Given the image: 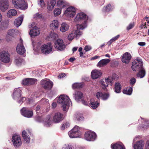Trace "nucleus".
Listing matches in <instances>:
<instances>
[{"label": "nucleus", "mask_w": 149, "mask_h": 149, "mask_svg": "<svg viewBox=\"0 0 149 149\" xmlns=\"http://www.w3.org/2000/svg\"><path fill=\"white\" fill-rule=\"evenodd\" d=\"M109 97V94L108 93H102V99L104 100L107 99Z\"/></svg>", "instance_id": "obj_51"}, {"label": "nucleus", "mask_w": 149, "mask_h": 149, "mask_svg": "<svg viewBox=\"0 0 149 149\" xmlns=\"http://www.w3.org/2000/svg\"><path fill=\"white\" fill-rule=\"evenodd\" d=\"M29 27L32 29L30 30L29 32V34L31 37H35L39 35L40 33V31L36 26L35 23H32L30 25H29Z\"/></svg>", "instance_id": "obj_8"}, {"label": "nucleus", "mask_w": 149, "mask_h": 149, "mask_svg": "<svg viewBox=\"0 0 149 149\" xmlns=\"http://www.w3.org/2000/svg\"><path fill=\"white\" fill-rule=\"evenodd\" d=\"M64 118L63 115L59 112H55L53 116V122L55 123H58Z\"/></svg>", "instance_id": "obj_13"}, {"label": "nucleus", "mask_w": 149, "mask_h": 149, "mask_svg": "<svg viewBox=\"0 0 149 149\" xmlns=\"http://www.w3.org/2000/svg\"><path fill=\"white\" fill-rule=\"evenodd\" d=\"M143 64L141 59L138 58L132 62V68L134 71H138L143 68Z\"/></svg>", "instance_id": "obj_6"}, {"label": "nucleus", "mask_w": 149, "mask_h": 149, "mask_svg": "<svg viewBox=\"0 0 149 149\" xmlns=\"http://www.w3.org/2000/svg\"><path fill=\"white\" fill-rule=\"evenodd\" d=\"M88 20V17L85 13H80L77 15L74 18V21L76 23L82 22V24H78L77 25H81V27H84V29L87 26V21Z\"/></svg>", "instance_id": "obj_2"}, {"label": "nucleus", "mask_w": 149, "mask_h": 149, "mask_svg": "<svg viewBox=\"0 0 149 149\" xmlns=\"http://www.w3.org/2000/svg\"><path fill=\"white\" fill-rule=\"evenodd\" d=\"M61 13V10L58 8H55L54 10V15L55 16L59 15Z\"/></svg>", "instance_id": "obj_44"}, {"label": "nucleus", "mask_w": 149, "mask_h": 149, "mask_svg": "<svg viewBox=\"0 0 149 149\" xmlns=\"http://www.w3.org/2000/svg\"><path fill=\"white\" fill-rule=\"evenodd\" d=\"M80 128L77 126H75L73 128L68 132V135L70 138H80L82 135L81 133L79 131Z\"/></svg>", "instance_id": "obj_4"}, {"label": "nucleus", "mask_w": 149, "mask_h": 149, "mask_svg": "<svg viewBox=\"0 0 149 149\" xmlns=\"http://www.w3.org/2000/svg\"><path fill=\"white\" fill-rule=\"evenodd\" d=\"M77 29L73 30L68 35V39L69 41H72L74 37L77 39L82 34V33L80 31L84 29V27H81V25H77Z\"/></svg>", "instance_id": "obj_3"}, {"label": "nucleus", "mask_w": 149, "mask_h": 149, "mask_svg": "<svg viewBox=\"0 0 149 149\" xmlns=\"http://www.w3.org/2000/svg\"><path fill=\"white\" fill-rule=\"evenodd\" d=\"M91 103L90 104V106L93 109H95L97 108L99 104V103L97 101L93 102V100L91 99L90 100Z\"/></svg>", "instance_id": "obj_36"}, {"label": "nucleus", "mask_w": 149, "mask_h": 149, "mask_svg": "<svg viewBox=\"0 0 149 149\" xmlns=\"http://www.w3.org/2000/svg\"><path fill=\"white\" fill-rule=\"evenodd\" d=\"M65 74L64 73H62L59 74L58 76V78H61L63 77H65Z\"/></svg>", "instance_id": "obj_59"}, {"label": "nucleus", "mask_w": 149, "mask_h": 149, "mask_svg": "<svg viewBox=\"0 0 149 149\" xmlns=\"http://www.w3.org/2000/svg\"><path fill=\"white\" fill-rule=\"evenodd\" d=\"M37 83V80L35 79L26 78L22 80V84L24 85H30L35 84Z\"/></svg>", "instance_id": "obj_19"}, {"label": "nucleus", "mask_w": 149, "mask_h": 149, "mask_svg": "<svg viewBox=\"0 0 149 149\" xmlns=\"http://www.w3.org/2000/svg\"><path fill=\"white\" fill-rule=\"evenodd\" d=\"M42 70H40L36 71L33 72V73L36 74V76L38 77L41 76L42 75Z\"/></svg>", "instance_id": "obj_49"}, {"label": "nucleus", "mask_w": 149, "mask_h": 149, "mask_svg": "<svg viewBox=\"0 0 149 149\" xmlns=\"http://www.w3.org/2000/svg\"><path fill=\"white\" fill-rule=\"evenodd\" d=\"M74 118L78 121L82 120L83 118V116L79 113H76L74 116Z\"/></svg>", "instance_id": "obj_39"}, {"label": "nucleus", "mask_w": 149, "mask_h": 149, "mask_svg": "<svg viewBox=\"0 0 149 149\" xmlns=\"http://www.w3.org/2000/svg\"><path fill=\"white\" fill-rule=\"evenodd\" d=\"M85 139L88 141H94L96 139V135L93 132L88 131L86 132L85 135Z\"/></svg>", "instance_id": "obj_16"}, {"label": "nucleus", "mask_w": 149, "mask_h": 149, "mask_svg": "<svg viewBox=\"0 0 149 149\" xmlns=\"http://www.w3.org/2000/svg\"><path fill=\"white\" fill-rule=\"evenodd\" d=\"M57 102L61 104L63 111H67L68 109L71 101L68 96L62 95L58 98Z\"/></svg>", "instance_id": "obj_1"}, {"label": "nucleus", "mask_w": 149, "mask_h": 149, "mask_svg": "<svg viewBox=\"0 0 149 149\" xmlns=\"http://www.w3.org/2000/svg\"><path fill=\"white\" fill-rule=\"evenodd\" d=\"M120 35H118L116 36H115V37L112 38V39H113V41H114L115 40H117L119 37Z\"/></svg>", "instance_id": "obj_62"}, {"label": "nucleus", "mask_w": 149, "mask_h": 149, "mask_svg": "<svg viewBox=\"0 0 149 149\" xmlns=\"http://www.w3.org/2000/svg\"><path fill=\"white\" fill-rule=\"evenodd\" d=\"M24 99H25V97H21L20 98H19V99L17 100L18 103L21 104L23 102Z\"/></svg>", "instance_id": "obj_57"}, {"label": "nucleus", "mask_w": 149, "mask_h": 149, "mask_svg": "<svg viewBox=\"0 0 149 149\" xmlns=\"http://www.w3.org/2000/svg\"><path fill=\"white\" fill-rule=\"evenodd\" d=\"M146 43L143 42H140L138 43V45L140 46H143L145 45Z\"/></svg>", "instance_id": "obj_60"}, {"label": "nucleus", "mask_w": 149, "mask_h": 149, "mask_svg": "<svg viewBox=\"0 0 149 149\" xmlns=\"http://www.w3.org/2000/svg\"><path fill=\"white\" fill-rule=\"evenodd\" d=\"M23 62V59L19 57H16L14 61L15 64L17 66L20 65Z\"/></svg>", "instance_id": "obj_35"}, {"label": "nucleus", "mask_w": 149, "mask_h": 149, "mask_svg": "<svg viewBox=\"0 0 149 149\" xmlns=\"http://www.w3.org/2000/svg\"><path fill=\"white\" fill-rule=\"evenodd\" d=\"M69 28V25L65 23H63L61 24L60 28V30L62 32H65L68 31Z\"/></svg>", "instance_id": "obj_31"}, {"label": "nucleus", "mask_w": 149, "mask_h": 149, "mask_svg": "<svg viewBox=\"0 0 149 149\" xmlns=\"http://www.w3.org/2000/svg\"><path fill=\"white\" fill-rule=\"evenodd\" d=\"M52 107L54 108L56 107L57 106V104L55 102H53L52 104Z\"/></svg>", "instance_id": "obj_64"}, {"label": "nucleus", "mask_w": 149, "mask_h": 149, "mask_svg": "<svg viewBox=\"0 0 149 149\" xmlns=\"http://www.w3.org/2000/svg\"><path fill=\"white\" fill-rule=\"evenodd\" d=\"M83 84L81 83H75L73 84L72 87L74 89L75 88H81L83 87Z\"/></svg>", "instance_id": "obj_40"}, {"label": "nucleus", "mask_w": 149, "mask_h": 149, "mask_svg": "<svg viewBox=\"0 0 149 149\" xmlns=\"http://www.w3.org/2000/svg\"><path fill=\"white\" fill-rule=\"evenodd\" d=\"M134 26V23L133 22L130 23L128 26L127 27V30H129L132 29Z\"/></svg>", "instance_id": "obj_55"}, {"label": "nucleus", "mask_w": 149, "mask_h": 149, "mask_svg": "<svg viewBox=\"0 0 149 149\" xmlns=\"http://www.w3.org/2000/svg\"><path fill=\"white\" fill-rule=\"evenodd\" d=\"M83 93L80 91H76L73 94V97L76 101L78 102L81 99Z\"/></svg>", "instance_id": "obj_25"}, {"label": "nucleus", "mask_w": 149, "mask_h": 149, "mask_svg": "<svg viewBox=\"0 0 149 149\" xmlns=\"http://www.w3.org/2000/svg\"><path fill=\"white\" fill-rule=\"evenodd\" d=\"M12 142L14 146L16 148L20 146L22 143L20 136L17 134H14L12 137Z\"/></svg>", "instance_id": "obj_9"}, {"label": "nucleus", "mask_w": 149, "mask_h": 149, "mask_svg": "<svg viewBox=\"0 0 149 149\" xmlns=\"http://www.w3.org/2000/svg\"><path fill=\"white\" fill-rule=\"evenodd\" d=\"M66 2L64 0H58L57 1V5L61 8H63L66 6Z\"/></svg>", "instance_id": "obj_34"}, {"label": "nucleus", "mask_w": 149, "mask_h": 149, "mask_svg": "<svg viewBox=\"0 0 149 149\" xmlns=\"http://www.w3.org/2000/svg\"><path fill=\"white\" fill-rule=\"evenodd\" d=\"M21 114L24 116L30 118L33 115V113L32 111L26 110L25 107L23 108L21 110Z\"/></svg>", "instance_id": "obj_21"}, {"label": "nucleus", "mask_w": 149, "mask_h": 149, "mask_svg": "<svg viewBox=\"0 0 149 149\" xmlns=\"http://www.w3.org/2000/svg\"><path fill=\"white\" fill-rule=\"evenodd\" d=\"M42 17V15L38 13H36L34 15V18L36 19L41 18Z\"/></svg>", "instance_id": "obj_52"}, {"label": "nucleus", "mask_w": 149, "mask_h": 149, "mask_svg": "<svg viewBox=\"0 0 149 149\" xmlns=\"http://www.w3.org/2000/svg\"><path fill=\"white\" fill-rule=\"evenodd\" d=\"M56 1L54 0H52L50 1V3H47V9L49 10H52L54 8L55 5Z\"/></svg>", "instance_id": "obj_33"}, {"label": "nucleus", "mask_w": 149, "mask_h": 149, "mask_svg": "<svg viewBox=\"0 0 149 149\" xmlns=\"http://www.w3.org/2000/svg\"><path fill=\"white\" fill-rule=\"evenodd\" d=\"M131 57V56L129 53L126 52L123 56L122 61L123 62L127 64L130 62Z\"/></svg>", "instance_id": "obj_20"}, {"label": "nucleus", "mask_w": 149, "mask_h": 149, "mask_svg": "<svg viewBox=\"0 0 149 149\" xmlns=\"http://www.w3.org/2000/svg\"><path fill=\"white\" fill-rule=\"evenodd\" d=\"M106 83L107 84L108 86L109 84L111 86L113 84V79L111 77H109L107 78H106L104 79Z\"/></svg>", "instance_id": "obj_41"}, {"label": "nucleus", "mask_w": 149, "mask_h": 149, "mask_svg": "<svg viewBox=\"0 0 149 149\" xmlns=\"http://www.w3.org/2000/svg\"><path fill=\"white\" fill-rule=\"evenodd\" d=\"M136 81V79L134 77H132L130 79V83L131 85H133L135 84Z\"/></svg>", "instance_id": "obj_53"}, {"label": "nucleus", "mask_w": 149, "mask_h": 149, "mask_svg": "<svg viewBox=\"0 0 149 149\" xmlns=\"http://www.w3.org/2000/svg\"><path fill=\"white\" fill-rule=\"evenodd\" d=\"M15 33V30L14 29H12L9 30L8 32V35L6 36V39L8 41L9 40H10L8 39V35L10 36H13Z\"/></svg>", "instance_id": "obj_42"}, {"label": "nucleus", "mask_w": 149, "mask_h": 149, "mask_svg": "<svg viewBox=\"0 0 149 149\" xmlns=\"http://www.w3.org/2000/svg\"><path fill=\"white\" fill-rule=\"evenodd\" d=\"M59 27L58 21L57 20H54L52 21L50 24V28L53 30H55L58 29Z\"/></svg>", "instance_id": "obj_27"}, {"label": "nucleus", "mask_w": 149, "mask_h": 149, "mask_svg": "<svg viewBox=\"0 0 149 149\" xmlns=\"http://www.w3.org/2000/svg\"><path fill=\"white\" fill-rule=\"evenodd\" d=\"M111 147L113 149H125L124 146L121 143L112 144Z\"/></svg>", "instance_id": "obj_29"}, {"label": "nucleus", "mask_w": 149, "mask_h": 149, "mask_svg": "<svg viewBox=\"0 0 149 149\" xmlns=\"http://www.w3.org/2000/svg\"><path fill=\"white\" fill-rule=\"evenodd\" d=\"M51 118V115L49 114L45 119H43L41 117L38 116L36 118V120L39 122L42 123L45 126L47 127L49 126L52 124Z\"/></svg>", "instance_id": "obj_7"}, {"label": "nucleus", "mask_w": 149, "mask_h": 149, "mask_svg": "<svg viewBox=\"0 0 149 149\" xmlns=\"http://www.w3.org/2000/svg\"><path fill=\"white\" fill-rule=\"evenodd\" d=\"M17 14V11L15 10L11 9L7 12V16L8 17L11 18L16 15Z\"/></svg>", "instance_id": "obj_30"}, {"label": "nucleus", "mask_w": 149, "mask_h": 149, "mask_svg": "<svg viewBox=\"0 0 149 149\" xmlns=\"http://www.w3.org/2000/svg\"><path fill=\"white\" fill-rule=\"evenodd\" d=\"M109 59H104L99 61L97 64V66L99 67H103L106 65L110 62Z\"/></svg>", "instance_id": "obj_24"}, {"label": "nucleus", "mask_w": 149, "mask_h": 149, "mask_svg": "<svg viewBox=\"0 0 149 149\" xmlns=\"http://www.w3.org/2000/svg\"><path fill=\"white\" fill-rule=\"evenodd\" d=\"M144 142L142 140L137 141L134 146V149H143Z\"/></svg>", "instance_id": "obj_26"}, {"label": "nucleus", "mask_w": 149, "mask_h": 149, "mask_svg": "<svg viewBox=\"0 0 149 149\" xmlns=\"http://www.w3.org/2000/svg\"><path fill=\"white\" fill-rule=\"evenodd\" d=\"M54 47L57 49L62 50L65 48L66 46L62 40L58 39L55 42Z\"/></svg>", "instance_id": "obj_15"}, {"label": "nucleus", "mask_w": 149, "mask_h": 149, "mask_svg": "<svg viewBox=\"0 0 149 149\" xmlns=\"http://www.w3.org/2000/svg\"><path fill=\"white\" fill-rule=\"evenodd\" d=\"M9 6L8 0L0 1V10L2 12H5L7 10Z\"/></svg>", "instance_id": "obj_18"}, {"label": "nucleus", "mask_w": 149, "mask_h": 149, "mask_svg": "<svg viewBox=\"0 0 149 149\" xmlns=\"http://www.w3.org/2000/svg\"><path fill=\"white\" fill-rule=\"evenodd\" d=\"M38 4L41 7H43L45 6V3L44 0H38Z\"/></svg>", "instance_id": "obj_50"}, {"label": "nucleus", "mask_w": 149, "mask_h": 149, "mask_svg": "<svg viewBox=\"0 0 149 149\" xmlns=\"http://www.w3.org/2000/svg\"><path fill=\"white\" fill-rule=\"evenodd\" d=\"M139 72L137 74V77L140 78H143L146 74V71L144 68L139 70Z\"/></svg>", "instance_id": "obj_32"}, {"label": "nucleus", "mask_w": 149, "mask_h": 149, "mask_svg": "<svg viewBox=\"0 0 149 149\" xmlns=\"http://www.w3.org/2000/svg\"><path fill=\"white\" fill-rule=\"evenodd\" d=\"M23 16L21 15L16 19L14 22L15 26L17 27H18L20 26L21 25L23 20Z\"/></svg>", "instance_id": "obj_28"}, {"label": "nucleus", "mask_w": 149, "mask_h": 149, "mask_svg": "<svg viewBox=\"0 0 149 149\" xmlns=\"http://www.w3.org/2000/svg\"><path fill=\"white\" fill-rule=\"evenodd\" d=\"M62 149H74V147L72 145L65 144L63 146Z\"/></svg>", "instance_id": "obj_46"}, {"label": "nucleus", "mask_w": 149, "mask_h": 149, "mask_svg": "<svg viewBox=\"0 0 149 149\" xmlns=\"http://www.w3.org/2000/svg\"><path fill=\"white\" fill-rule=\"evenodd\" d=\"M102 93L101 92H99L96 93V97L97 98L100 99L101 98L102 99Z\"/></svg>", "instance_id": "obj_54"}, {"label": "nucleus", "mask_w": 149, "mask_h": 149, "mask_svg": "<svg viewBox=\"0 0 149 149\" xmlns=\"http://www.w3.org/2000/svg\"><path fill=\"white\" fill-rule=\"evenodd\" d=\"M132 88L130 87L128 89L124 90L123 91V92L124 94L128 95H130L132 93Z\"/></svg>", "instance_id": "obj_43"}, {"label": "nucleus", "mask_w": 149, "mask_h": 149, "mask_svg": "<svg viewBox=\"0 0 149 149\" xmlns=\"http://www.w3.org/2000/svg\"><path fill=\"white\" fill-rule=\"evenodd\" d=\"M52 47L50 43H47L42 45L41 47V50L42 53L47 54L52 52Z\"/></svg>", "instance_id": "obj_12"}, {"label": "nucleus", "mask_w": 149, "mask_h": 149, "mask_svg": "<svg viewBox=\"0 0 149 149\" xmlns=\"http://www.w3.org/2000/svg\"><path fill=\"white\" fill-rule=\"evenodd\" d=\"M121 86L119 83L117 82L115 85L114 89L115 91L117 93H119L121 91Z\"/></svg>", "instance_id": "obj_38"}, {"label": "nucleus", "mask_w": 149, "mask_h": 149, "mask_svg": "<svg viewBox=\"0 0 149 149\" xmlns=\"http://www.w3.org/2000/svg\"><path fill=\"white\" fill-rule=\"evenodd\" d=\"M10 56L7 51H3L0 52V60L3 63H8L10 60Z\"/></svg>", "instance_id": "obj_10"}, {"label": "nucleus", "mask_w": 149, "mask_h": 149, "mask_svg": "<svg viewBox=\"0 0 149 149\" xmlns=\"http://www.w3.org/2000/svg\"><path fill=\"white\" fill-rule=\"evenodd\" d=\"M41 85L45 89H49L52 87V82L48 79H45L41 81Z\"/></svg>", "instance_id": "obj_17"}, {"label": "nucleus", "mask_w": 149, "mask_h": 149, "mask_svg": "<svg viewBox=\"0 0 149 149\" xmlns=\"http://www.w3.org/2000/svg\"><path fill=\"white\" fill-rule=\"evenodd\" d=\"M70 126V124L68 122H66L63 124L61 127V129L62 130H64L66 128Z\"/></svg>", "instance_id": "obj_48"}, {"label": "nucleus", "mask_w": 149, "mask_h": 149, "mask_svg": "<svg viewBox=\"0 0 149 149\" xmlns=\"http://www.w3.org/2000/svg\"><path fill=\"white\" fill-rule=\"evenodd\" d=\"M100 83L101 84L102 88L105 89L108 87L107 84L106 83L105 81L102 80L100 81Z\"/></svg>", "instance_id": "obj_45"}, {"label": "nucleus", "mask_w": 149, "mask_h": 149, "mask_svg": "<svg viewBox=\"0 0 149 149\" xmlns=\"http://www.w3.org/2000/svg\"><path fill=\"white\" fill-rule=\"evenodd\" d=\"M91 47L90 46L86 45L85 46L84 49L86 52H88L91 50Z\"/></svg>", "instance_id": "obj_58"}, {"label": "nucleus", "mask_w": 149, "mask_h": 149, "mask_svg": "<svg viewBox=\"0 0 149 149\" xmlns=\"http://www.w3.org/2000/svg\"><path fill=\"white\" fill-rule=\"evenodd\" d=\"M146 149H149V141H147L146 143Z\"/></svg>", "instance_id": "obj_61"}, {"label": "nucleus", "mask_w": 149, "mask_h": 149, "mask_svg": "<svg viewBox=\"0 0 149 149\" xmlns=\"http://www.w3.org/2000/svg\"><path fill=\"white\" fill-rule=\"evenodd\" d=\"M21 96V91L19 88H16L14 89L13 94V98L16 100H18L20 98Z\"/></svg>", "instance_id": "obj_22"}, {"label": "nucleus", "mask_w": 149, "mask_h": 149, "mask_svg": "<svg viewBox=\"0 0 149 149\" xmlns=\"http://www.w3.org/2000/svg\"><path fill=\"white\" fill-rule=\"evenodd\" d=\"M106 10L107 11H109L111 10L112 8V7L110 4L108 5L105 7Z\"/></svg>", "instance_id": "obj_56"}, {"label": "nucleus", "mask_w": 149, "mask_h": 149, "mask_svg": "<svg viewBox=\"0 0 149 149\" xmlns=\"http://www.w3.org/2000/svg\"><path fill=\"white\" fill-rule=\"evenodd\" d=\"M64 14L67 17L73 18L76 14L75 8L72 6L68 7L66 9Z\"/></svg>", "instance_id": "obj_11"}, {"label": "nucleus", "mask_w": 149, "mask_h": 149, "mask_svg": "<svg viewBox=\"0 0 149 149\" xmlns=\"http://www.w3.org/2000/svg\"><path fill=\"white\" fill-rule=\"evenodd\" d=\"M8 25L6 23L2 22L1 24L0 29L2 30H4L7 28Z\"/></svg>", "instance_id": "obj_47"}, {"label": "nucleus", "mask_w": 149, "mask_h": 149, "mask_svg": "<svg viewBox=\"0 0 149 149\" xmlns=\"http://www.w3.org/2000/svg\"><path fill=\"white\" fill-rule=\"evenodd\" d=\"M82 103L84 105H88V103L87 102L85 101L84 100L82 101Z\"/></svg>", "instance_id": "obj_63"}, {"label": "nucleus", "mask_w": 149, "mask_h": 149, "mask_svg": "<svg viewBox=\"0 0 149 149\" xmlns=\"http://www.w3.org/2000/svg\"><path fill=\"white\" fill-rule=\"evenodd\" d=\"M16 49L17 53L21 55L26 52V49L23 45V41L21 38L19 39V43L17 45Z\"/></svg>", "instance_id": "obj_14"}, {"label": "nucleus", "mask_w": 149, "mask_h": 149, "mask_svg": "<svg viewBox=\"0 0 149 149\" xmlns=\"http://www.w3.org/2000/svg\"><path fill=\"white\" fill-rule=\"evenodd\" d=\"M102 72L100 70H93L91 73L92 78L93 79L98 78L101 76Z\"/></svg>", "instance_id": "obj_23"}, {"label": "nucleus", "mask_w": 149, "mask_h": 149, "mask_svg": "<svg viewBox=\"0 0 149 149\" xmlns=\"http://www.w3.org/2000/svg\"><path fill=\"white\" fill-rule=\"evenodd\" d=\"M22 135L24 139L27 142H30V139L29 135L25 130L23 131Z\"/></svg>", "instance_id": "obj_37"}, {"label": "nucleus", "mask_w": 149, "mask_h": 149, "mask_svg": "<svg viewBox=\"0 0 149 149\" xmlns=\"http://www.w3.org/2000/svg\"><path fill=\"white\" fill-rule=\"evenodd\" d=\"M12 3L16 8L24 10L27 8V4L24 0H12Z\"/></svg>", "instance_id": "obj_5"}]
</instances>
